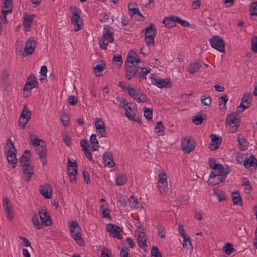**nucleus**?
Returning a JSON list of instances; mask_svg holds the SVG:
<instances>
[{"instance_id":"obj_37","label":"nucleus","mask_w":257,"mask_h":257,"mask_svg":"<svg viewBox=\"0 0 257 257\" xmlns=\"http://www.w3.org/2000/svg\"><path fill=\"white\" fill-rule=\"evenodd\" d=\"M90 141L92 144L91 148L92 151H94L97 150L98 148L99 147V145L95 134L91 135L90 136Z\"/></svg>"},{"instance_id":"obj_62","label":"nucleus","mask_w":257,"mask_h":257,"mask_svg":"<svg viewBox=\"0 0 257 257\" xmlns=\"http://www.w3.org/2000/svg\"><path fill=\"white\" fill-rule=\"evenodd\" d=\"M106 68V65L104 63L96 65L94 68L95 73L102 72Z\"/></svg>"},{"instance_id":"obj_23","label":"nucleus","mask_w":257,"mask_h":257,"mask_svg":"<svg viewBox=\"0 0 257 257\" xmlns=\"http://www.w3.org/2000/svg\"><path fill=\"white\" fill-rule=\"evenodd\" d=\"M136 5L135 3H130L128 4V10H129V14L131 16H134L135 14H137L138 16H139L138 20L140 21H142L144 20V17L141 14L140 12V10L138 8H133L132 7H134Z\"/></svg>"},{"instance_id":"obj_57","label":"nucleus","mask_w":257,"mask_h":257,"mask_svg":"<svg viewBox=\"0 0 257 257\" xmlns=\"http://www.w3.org/2000/svg\"><path fill=\"white\" fill-rule=\"evenodd\" d=\"M175 22H177L183 26L187 27L189 26V23L185 20L180 19L179 17L174 16Z\"/></svg>"},{"instance_id":"obj_3","label":"nucleus","mask_w":257,"mask_h":257,"mask_svg":"<svg viewBox=\"0 0 257 257\" xmlns=\"http://www.w3.org/2000/svg\"><path fill=\"white\" fill-rule=\"evenodd\" d=\"M156 32V27L152 23L150 24L149 26L145 29V40L148 46H154Z\"/></svg>"},{"instance_id":"obj_48","label":"nucleus","mask_w":257,"mask_h":257,"mask_svg":"<svg viewBox=\"0 0 257 257\" xmlns=\"http://www.w3.org/2000/svg\"><path fill=\"white\" fill-rule=\"evenodd\" d=\"M225 253L227 255H230L234 250L233 245L231 243H226L223 247Z\"/></svg>"},{"instance_id":"obj_30","label":"nucleus","mask_w":257,"mask_h":257,"mask_svg":"<svg viewBox=\"0 0 257 257\" xmlns=\"http://www.w3.org/2000/svg\"><path fill=\"white\" fill-rule=\"evenodd\" d=\"M225 177L223 176H217L215 177L211 176V174L209 176V179L208 183L212 186L216 185L219 183H220L225 180Z\"/></svg>"},{"instance_id":"obj_59","label":"nucleus","mask_w":257,"mask_h":257,"mask_svg":"<svg viewBox=\"0 0 257 257\" xmlns=\"http://www.w3.org/2000/svg\"><path fill=\"white\" fill-rule=\"evenodd\" d=\"M63 140L67 146H70L72 142L71 137L66 134H63Z\"/></svg>"},{"instance_id":"obj_8","label":"nucleus","mask_w":257,"mask_h":257,"mask_svg":"<svg viewBox=\"0 0 257 257\" xmlns=\"http://www.w3.org/2000/svg\"><path fill=\"white\" fill-rule=\"evenodd\" d=\"M181 146L183 151L186 154H189L195 148L194 140L190 137H186L181 141Z\"/></svg>"},{"instance_id":"obj_51","label":"nucleus","mask_w":257,"mask_h":257,"mask_svg":"<svg viewBox=\"0 0 257 257\" xmlns=\"http://www.w3.org/2000/svg\"><path fill=\"white\" fill-rule=\"evenodd\" d=\"M152 110L146 108H144V115L145 117L148 120H151L152 118Z\"/></svg>"},{"instance_id":"obj_54","label":"nucleus","mask_w":257,"mask_h":257,"mask_svg":"<svg viewBox=\"0 0 257 257\" xmlns=\"http://www.w3.org/2000/svg\"><path fill=\"white\" fill-rule=\"evenodd\" d=\"M250 13L251 15L257 16V1L251 4L250 7Z\"/></svg>"},{"instance_id":"obj_32","label":"nucleus","mask_w":257,"mask_h":257,"mask_svg":"<svg viewBox=\"0 0 257 257\" xmlns=\"http://www.w3.org/2000/svg\"><path fill=\"white\" fill-rule=\"evenodd\" d=\"M151 68L148 67H139V71H138L137 74L142 79H146V75L150 72Z\"/></svg>"},{"instance_id":"obj_58","label":"nucleus","mask_w":257,"mask_h":257,"mask_svg":"<svg viewBox=\"0 0 257 257\" xmlns=\"http://www.w3.org/2000/svg\"><path fill=\"white\" fill-rule=\"evenodd\" d=\"M3 9L6 10H11L12 11V0H4V7Z\"/></svg>"},{"instance_id":"obj_9","label":"nucleus","mask_w":257,"mask_h":257,"mask_svg":"<svg viewBox=\"0 0 257 257\" xmlns=\"http://www.w3.org/2000/svg\"><path fill=\"white\" fill-rule=\"evenodd\" d=\"M106 230L109 232L114 237L118 239H121L122 235L121 233L122 229L119 226L112 224H108L106 225Z\"/></svg>"},{"instance_id":"obj_31","label":"nucleus","mask_w":257,"mask_h":257,"mask_svg":"<svg viewBox=\"0 0 257 257\" xmlns=\"http://www.w3.org/2000/svg\"><path fill=\"white\" fill-rule=\"evenodd\" d=\"M99 210L101 211L103 218L111 219V217L110 214V210L105 204L101 205L99 207Z\"/></svg>"},{"instance_id":"obj_64","label":"nucleus","mask_w":257,"mask_h":257,"mask_svg":"<svg viewBox=\"0 0 257 257\" xmlns=\"http://www.w3.org/2000/svg\"><path fill=\"white\" fill-rule=\"evenodd\" d=\"M135 100L139 103H145L148 101V99L146 95L143 93L141 94V95H139Z\"/></svg>"},{"instance_id":"obj_41","label":"nucleus","mask_w":257,"mask_h":257,"mask_svg":"<svg viewBox=\"0 0 257 257\" xmlns=\"http://www.w3.org/2000/svg\"><path fill=\"white\" fill-rule=\"evenodd\" d=\"M32 221L35 228L39 230L42 229L43 225L40 222L38 217L36 214L33 215Z\"/></svg>"},{"instance_id":"obj_38","label":"nucleus","mask_w":257,"mask_h":257,"mask_svg":"<svg viewBox=\"0 0 257 257\" xmlns=\"http://www.w3.org/2000/svg\"><path fill=\"white\" fill-rule=\"evenodd\" d=\"M127 181V177L125 174L119 175L115 179L117 185L121 186L125 184Z\"/></svg>"},{"instance_id":"obj_35","label":"nucleus","mask_w":257,"mask_h":257,"mask_svg":"<svg viewBox=\"0 0 257 257\" xmlns=\"http://www.w3.org/2000/svg\"><path fill=\"white\" fill-rule=\"evenodd\" d=\"M162 22L167 27H173L175 25L174 16L165 17Z\"/></svg>"},{"instance_id":"obj_1","label":"nucleus","mask_w":257,"mask_h":257,"mask_svg":"<svg viewBox=\"0 0 257 257\" xmlns=\"http://www.w3.org/2000/svg\"><path fill=\"white\" fill-rule=\"evenodd\" d=\"M69 230L71 237L74 239L76 243L83 245L84 241L82 237L81 229L76 221L70 222Z\"/></svg>"},{"instance_id":"obj_45","label":"nucleus","mask_w":257,"mask_h":257,"mask_svg":"<svg viewBox=\"0 0 257 257\" xmlns=\"http://www.w3.org/2000/svg\"><path fill=\"white\" fill-rule=\"evenodd\" d=\"M252 100V96L249 93H245L241 99V104H246L249 103V107L250 106Z\"/></svg>"},{"instance_id":"obj_22","label":"nucleus","mask_w":257,"mask_h":257,"mask_svg":"<svg viewBox=\"0 0 257 257\" xmlns=\"http://www.w3.org/2000/svg\"><path fill=\"white\" fill-rule=\"evenodd\" d=\"M137 239L138 244L140 248L144 249L147 247V238L144 232L142 231H138V233L137 236Z\"/></svg>"},{"instance_id":"obj_18","label":"nucleus","mask_w":257,"mask_h":257,"mask_svg":"<svg viewBox=\"0 0 257 257\" xmlns=\"http://www.w3.org/2000/svg\"><path fill=\"white\" fill-rule=\"evenodd\" d=\"M211 143L209 145V148L211 150H215L219 148V145L221 143L222 139L220 137H218L215 134H212L210 135Z\"/></svg>"},{"instance_id":"obj_49","label":"nucleus","mask_w":257,"mask_h":257,"mask_svg":"<svg viewBox=\"0 0 257 257\" xmlns=\"http://www.w3.org/2000/svg\"><path fill=\"white\" fill-rule=\"evenodd\" d=\"M95 126L97 130L105 128L104 123L102 119L100 118H96Z\"/></svg>"},{"instance_id":"obj_17","label":"nucleus","mask_w":257,"mask_h":257,"mask_svg":"<svg viewBox=\"0 0 257 257\" xmlns=\"http://www.w3.org/2000/svg\"><path fill=\"white\" fill-rule=\"evenodd\" d=\"M36 43L33 38H30L28 39L25 46L24 51L26 55L32 54L35 50Z\"/></svg>"},{"instance_id":"obj_4","label":"nucleus","mask_w":257,"mask_h":257,"mask_svg":"<svg viewBox=\"0 0 257 257\" xmlns=\"http://www.w3.org/2000/svg\"><path fill=\"white\" fill-rule=\"evenodd\" d=\"M7 146L9 148V150L7 153V159L8 163L13 165V168L15 167L17 159L16 158V149L11 139L7 140Z\"/></svg>"},{"instance_id":"obj_25","label":"nucleus","mask_w":257,"mask_h":257,"mask_svg":"<svg viewBox=\"0 0 257 257\" xmlns=\"http://www.w3.org/2000/svg\"><path fill=\"white\" fill-rule=\"evenodd\" d=\"M34 173L33 167L30 164L23 167L24 178L27 182H29Z\"/></svg>"},{"instance_id":"obj_10","label":"nucleus","mask_w":257,"mask_h":257,"mask_svg":"<svg viewBox=\"0 0 257 257\" xmlns=\"http://www.w3.org/2000/svg\"><path fill=\"white\" fill-rule=\"evenodd\" d=\"M31 117V112L29 110L27 106L25 105L19 119V125L21 126L22 128H24L30 119Z\"/></svg>"},{"instance_id":"obj_50","label":"nucleus","mask_w":257,"mask_h":257,"mask_svg":"<svg viewBox=\"0 0 257 257\" xmlns=\"http://www.w3.org/2000/svg\"><path fill=\"white\" fill-rule=\"evenodd\" d=\"M151 257H162L161 252L156 246H153L151 250Z\"/></svg>"},{"instance_id":"obj_46","label":"nucleus","mask_w":257,"mask_h":257,"mask_svg":"<svg viewBox=\"0 0 257 257\" xmlns=\"http://www.w3.org/2000/svg\"><path fill=\"white\" fill-rule=\"evenodd\" d=\"M157 230V234L161 238L164 239L165 238V229L163 226L158 224L156 226Z\"/></svg>"},{"instance_id":"obj_40","label":"nucleus","mask_w":257,"mask_h":257,"mask_svg":"<svg viewBox=\"0 0 257 257\" xmlns=\"http://www.w3.org/2000/svg\"><path fill=\"white\" fill-rule=\"evenodd\" d=\"M136 53L133 51H130L127 56V60L125 65H134Z\"/></svg>"},{"instance_id":"obj_29","label":"nucleus","mask_w":257,"mask_h":257,"mask_svg":"<svg viewBox=\"0 0 257 257\" xmlns=\"http://www.w3.org/2000/svg\"><path fill=\"white\" fill-rule=\"evenodd\" d=\"M244 167L248 169L251 167H257V159L253 155H251L249 158L244 160Z\"/></svg>"},{"instance_id":"obj_55","label":"nucleus","mask_w":257,"mask_h":257,"mask_svg":"<svg viewBox=\"0 0 257 257\" xmlns=\"http://www.w3.org/2000/svg\"><path fill=\"white\" fill-rule=\"evenodd\" d=\"M60 120L64 126L68 125L69 121V116L66 114H62L60 117Z\"/></svg>"},{"instance_id":"obj_21","label":"nucleus","mask_w":257,"mask_h":257,"mask_svg":"<svg viewBox=\"0 0 257 257\" xmlns=\"http://www.w3.org/2000/svg\"><path fill=\"white\" fill-rule=\"evenodd\" d=\"M126 69V77L130 79L133 76L137 74L139 67L135 65H125Z\"/></svg>"},{"instance_id":"obj_15","label":"nucleus","mask_w":257,"mask_h":257,"mask_svg":"<svg viewBox=\"0 0 257 257\" xmlns=\"http://www.w3.org/2000/svg\"><path fill=\"white\" fill-rule=\"evenodd\" d=\"M125 110V115L130 120L137 122L139 123H141V120L138 117L136 116L137 110L134 106H132L131 105L130 106L126 107Z\"/></svg>"},{"instance_id":"obj_60","label":"nucleus","mask_w":257,"mask_h":257,"mask_svg":"<svg viewBox=\"0 0 257 257\" xmlns=\"http://www.w3.org/2000/svg\"><path fill=\"white\" fill-rule=\"evenodd\" d=\"M251 49L253 52H257V36H253L251 39Z\"/></svg>"},{"instance_id":"obj_42","label":"nucleus","mask_w":257,"mask_h":257,"mask_svg":"<svg viewBox=\"0 0 257 257\" xmlns=\"http://www.w3.org/2000/svg\"><path fill=\"white\" fill-rule=\"evenodd\" d=\"M206 118V115L205 114H203L202 115H197L193 119L192 122L197 125H200Z\"/></svg>"},{"instance_id":"obj_47","label":"nucleus","mask_w":257,"mask_h":257,"mask_svg":"<svg viewBox=\"0 0 257 257\" xmlns=\"http://www.w3.org/2000/svg\"><path fill=\"white\" fill-rule=\"evenodd\" d=\"M113 62L115 63L117 67L121 66L123 63L121 55H114L113 58Z\"/></svg>"},{"instance_id":"obj_7","label":"nucleus","mask_w":257,"mask_h":257,"mask_svg":"<svg viewBox=\"0 0 257 257\" xmlns=\"http://www.w3.org/2000/svg\"><path fill=\"white\" fill-rule=\"evenodd\" d=\"M210 43L212 48L220 52H225V43L219 36H214L210 39Z\"/></svg>"},{"instance_id":"obj_6","label":"nucleus","mask_w":257,"mask_h":257,"mask_svg":"<svg viewBox=\"0 0 257 257\" xmlns=\"http://www.w3.org/2000/svg\"><path fill=\"white\" fill-rule=\"evenodd\" d=\"M236 116L234 114L227 115L226 120V128L230 133L235 132L238 126Z\"/></svg>"},{"instance_id":"obj_61","label":"nucleus","mask_w":257,"mask_h":257,"mask_svg":"<svg viewBox=\"0 0 257 257\" xmlns=\"http://www.w3.org/2000/svg\"><path fill=\"white\" fill-rule=\"evenodd\" d=\"M119 86H120L123 91H127L128 93H129L130 89L133 88L130 87V84H126L123 82H120L119 83Z\"/></svg>"},{"instance_id":"obj_12","label":"nucleus","mask_w":257,"mask_h":257,"mask_svg":"<svg viewBox=\"0 0 257 257\" xmlns=\"http://www.w3.org/2000/svg\"><path fill=\"white\" fill-rule=\"evenodd\" d=\"M152 84L159 88H169L171 87V82L169 79H155L153 77V75L150 77Z\"/></svg>"},{"instance_id":"obj_53","label":"nucleus","mask_w":257,"mask_h":257,"mask_svg":"<svg viewBox=\"0 0 257 257\" xmlns=\"http://www.w3.org/2000/svg\"><path fill=\"white\" fill-rule=\"evenodd\" d=\"M128 94L131 97H132L134 100H136L139 95H141V94H143V93L141 92H137L136 89L132 88L129 91Z\"/></svg>"},{"instance_id":"obj_36","label":"nucleus","mask_w":257,"mask_h":257,"mask_svg":"<svg viewBox=\"0 0 257 257\" xmlns=\"http://www.w3.org/2000/svg\"><path fill=\"white\" fill-rule=\"evenodd\" d=\"M232 194V201L234 205H241L242 201L240 195L238 191H233Z\"/></svg>"},{"instance_id":"obj_24","label":"nucleus","mask_w":257,"mask_h":257,"mask_svg":"<svg viewBox=\"0 0 257 257\" xmlns=\"http://www.w3.org/2000/svg\"><path fill=\"white\" fill-rule=\"evenodd\" d=\"M103 160L106 166L112 167L115 165L113 155L111 153L107 152H105L103 154Z\"/></svg>"},{"instance_id":"obj_14","label":"nucleus","mask_w":257,"mask_h":257,"mask_svg":"<svg viewBox=\"0 0 257 257\" xmlns=\"http://www.w3.org/2000/svg\"><path fill=\"white\" fill-rule=\"evenodd\" d=\"M38 213L43 224L47 226L51 225L52 222L50 217L46 209L42 208H40L38 210Z\"/></svg>"},{"instance_id":"obj_43","label":"nucleus","mask_w":257,"mask_h":257,"mask_svg":"<svg viewBox=\"0 0 257 257\" xmlns=\"http://www.w3.org/2000/svg\"><path fill=\"white\" fill-rule=\"evenodd\" d=\"M155 132L159 135H164V125L162 121H160L156 123L155 127Z\"/></svg>"},{"instance_id":"obj_63","label":"nucleus","mask_w":257,"mask_h":257,"mask_svg":"<svg viewBox=\"0 0 257 257\" xmlns=\"http://www.w3.org/2000/svg\"><path fill=\"white\" fill-rule=\"evenodd\" d=\"M228 101V96L227 95H225L223 96L220 97L218 99V104L220 106H225L227 101Z\"/></svg>"},{"instance_id":"obj_26","label":"nucleus","mask_w":257,"mask_h":257,"mask_svg":"<svg viewBox=\"0 0 257 257\" xmlns=\"http://www.w3.org/2000/svg\"><path fill=\"white\" fill-rule=\"evenodd\" d=\"M30 151L29 150H26L24 152V154L20 157L19 162L22 167L30 164Z\"/></svg>"},{"instance_id":"obj_2","label":"nucleus","mask_w":257,"mask_h":257,"mask_svg":"<svg viewBox=\"0 0 257 257\" xmlns=\"http://www.w3.org/2000/svg\"><path fill=\"white\" fill-rule=\"evenodd\" d=\"M114 40V33L107 27H104L103 36L99 40V44L101 49H107L108 43H112Z\"/></svg>"},{"instance_id":"obj_56","label":"nucleus","mask_w":257,"mask_h":257,"mask_svg":"<svg viewBox=\"0 0 257 257\" xmlns=\"http://www.w3.org/2000/svg\"><path fill=\"white\" fill-rule=\"evenodd\" d=\"M219 164L217 163V161L214 158H210L209 159V165L212 169H215Z\"/></svg>"},{"instance_id":"obj_44","label":"nucleus","mask_w":257,"mask_h":257,"mask_svg":"<svg viewBox=\"0 0 257 257\" xmlns=\"http://www.w3.org/2000/svg\"><path fill=\"white\" fill-rule=\"evenodd\" d=\"M200 102L203 105L210 106L211 105V98L208 95H202L201 97Z\"/></svg>"},{"instance_id":"obj_27","label":"nucleus","mask_w":257,"mask_h":257,"mask_svg":"<svg viewBox=\"0 0 257 257\" xmlns=\"http://www.w3.org/2000/svg\"><path fill=\"white\" fill-rule=\"evenodd\" d=\"M202 64L199 61H194L191 63L187 69L188 72L190 74H194L197 72L201 67Z\"/></svg>"},{"instance_id":"obj_13","label":"nucleus","mask_w":257,"mask_h":257,"mask_svg":"<svg viewBox=\"0 0 257 257\" xmlns=\"http://www.w3.org/2000/svg\"><path fill=\"white\" fill-rule=\"evenodd\" d=\"M38 86V83L36 77L34 75L31 74L27 79L24 90L29 91L34 88H37Z\"/></svg>"},{"instance_id":"obj_19","label":"nucleus","mask_w":257,"mask_h":257,"mask_svg":"<svg viewBox=\"0 0 257 257\" xmlns=\"http://www.w3.org/2000/svg\"><path fill=\"white\" fill-rule=\"evenodd\" d=\"M39 191L41 194L46 199H49L52 195V189L48 184H45L40 186Z\"/></svg>"},{"instance_id":"obj_39","label":"nucleus","mask_w":257,"mask_h":257,"mask_svg":"<svg viewBox=\"0 0 257 257\" xmlns=\"http://www.w3.org/2000/svg\"><path fill=\"white\" fill-rule=\"evenodd\" d=\"M129 204L132 208L139 209L142 207L141 203L137 201L134 196H131L130 197Z\"/></svg>"},{"instance_id":"obj_28","label":"nucleus","mask_w":257,"mask_h":257,"mask_svg":"<svg viewBox=\"0 0 257 257\" xmlns=\"http://www.w3.org/2000/svg\"><path fill=\"white\" fill-rule=\"evenodd\" d=\"M237 140L239 145V149L240 150L245 151L247 149L249 143L244 136L238 135Z\"/></svg>"},{"instance_id":"obj_34","label":"nucleus","mask_w":257,"mask_h":257,"mask_svg":"<svg viewBox=\"0 0 257 257\" xmlns=\"http://www.w3.org/2000/svg\"><path fill=\"white\" fill-rule=\"evenodd\" d=\"M183 238V242L182 243V245L184 248H185L187 250H189L190 252H191L193 249V246L192 245L191 239L189 236H184Z\"/></svg>"},{"instance_id":"obj_5","label":"nucleus","mask_w":257,"mask_h":257,"mask_svg":"<svg viewBox=\"0 0 257 257\" xmlns=\"http://www.w3.org/2000/svg\"><path fill=\"white\" fill-rule=\"evenodd\" d=\"M157 181V188L160 194H165L168 190V182L167 174L162 172L159 174Z\"/></svg>"},{"instance_id":"obj_33","label":"nucleus","mask_w":257,"mask_h":257,"mask_svg":"<svg viewBox=\"0 0 257 257\" xmlns=\"http://www.w3.org/2000/svg\"><path fill=\"white\" fill-rule=\"evenodd\" d=\"M34 16L35 15L27 16V17H25L24 19L23 25V26L26 28V30L27 31H29L30 29L31 25L33 20Z\"/></svg>"},{"instance_id":"obj_16","label":"nucleus","mask_w":257,"mask_h":257,"mask_svg":"<svg viewBox=\"0 0 257 257\" xmlns=\"http://www.w3.org/2000/svg\"><path fill=\"white\" fill-rule=\"evenodd\" d=\"M213 171H212L211 172V176L212 177H215L217 176H223L225 177V178H226L227 175L229 173V170L227 168H224L223 166L219 164V165H218L216 168L215 169H213Z\"/></svg>"},{"instance_id":"obj_20","label":"nucleus","mask_w":257,"mask_h":257,"mask_svg":"<svg viewBox=\"0 0 257 257\" xmlns=\"http://www.w3.org/2000/svg\"><path fill=\"white\" fill-rule=\"evenodd\" d=\"M36 151L42 163L44 165H46L47 162L46 159L47 149L46 148V145H41V147L36 149Z\"/></svg>"},{"instance_id":"obj_11","label":"nucleus","mask_w":257,"mask_h":257,"mask_svg":"<svg viewBox=\"0 0 257 257\" xmlns=\"http://www.w3.org/2000/svg\"><path fill=\"white\" fill-rule=\"evenodd\" d=\"M71 22L74 26L75 32H77L81 29L83 21L80 16L77 12L73 13L71 18Z\"/></svg>"},{"instance_id":"obj_52","label":"nucleus","mask_w":257,"mask_h":257,"mask_svg":"<svg viewBox=\"0 0 257 257\" xmlns=\"http://www.w3.org/2000/svg\"><path fill=\"white\" fill-rule=\"evenodd\" d=\"M241 182L242 185L245 186V189L246 190V191L248 190V192H247V193H249L250 190L252 189V187L250 185V183L248 179H247L246 178H244L242 179Z\"/></svg>"}]
</instances>
